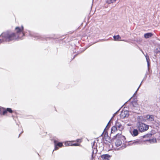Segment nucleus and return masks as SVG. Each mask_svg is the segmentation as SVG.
I'll return each instance as SVG.
<instances>
[{
	"label": "nucleus",
	"mask_w": 160,
	"mask_h": 160,
	"mask_svg": "<svg viewBox=\"0 0 160 160\" xmlns=\"http://www.w3.org/2000/svg\"><path fill=\"white\" fill-rule=\"evenodd\" d=\"M115 144L117 146H119L122 144V141L120 139H117L115 142Z\"/></svg>",
	"instance_id": "12"
},
{
	"label": "nucleus",
	"mask_w": 160,
	"mask_h": 160,
	"mask_svg": "<svg viewBox=\"0 0 160 160\" xmlns=\"http://www.w3.org/2000/svg\"><path fill=\"white\" fill-rule=\"evenodd\" d=\"M16 34L10 31L2 33L0 36V43L4 41L9 42L16 39L18 38H21V36H24L23 32V27L22 26L21 28L17 27L15 28Z\"/></svg>",
	"instance_id": "1"
},
{
	"label": "nucleus",
	"mask_w": 160,
	"mask_h": 160,
	"mask_svg": "<svg viewBox=\"0 0 160 160\" xmlns=\"http://www.w3.org/2000/svg\"><path fill=\"white\" fill-rule=\"evenodd\" d=\"M113 38L115 40H118L121 38V37L118 35L117 36H114Z\"/></svg>",
	"instance_id": "18"
},
{
	"label": "nucleus",
	"mask_w": 160,
	"mask_h": 160,
	"mask_svg": "<svg viewBox=\"0 0 160 160\" xmlns=\"http://www.w3.org/2000/svg\"><path fill=\"white\" fill-rule=\"evenodd\" d=\"M139 141L138 140H135L134 141V142H133V143H135V144H138L139 143Z\"/></svg>",
	"instance_id": "21"
},
{
	"label": "nucleus",
	"mask_w": 160,
	"mask_h": 160,
	"mask_svg": "<svg viewBox=\"0 0 160 160\" xmlns=\"http://www.w3.org/2000/svg\"><path fill=\"white\" fill-rule=\"evenodd\" d=\"M116 0H106V2L108 4H111L115 2Z\"/></svg>",
	"instance_id": "17"
},
{
	"label": "nucleus",
	"mask_w": 160,
	"mask_h": 160,
	"mask_svg": "<svg viewBox=\"0 0 160 160\" xmlns=\"http://www.w3.org/2000/svg\"><path fill=\"white\" fill-rule=\"evenodd\" d=\"M122 136L121 134L118 133L113 137V138L114 139H120L122 138Z\"/></svg>",
	"instance_id": "9"
},
{
	"label": "nucleus",
	"mask_w": 160,
	"mask_h": 160,
	"mask_svg": "<svg viewBox=\"0 0 160 160\" xmlns=\"http://www.w3.org/2000/svg\"><path fill=\"white\" fill-rule=\"evenodd\" d=\"M148 61V60H147V63H148V67H149V66L150 65V64H149V61Z\"/></svg>",
	"instance_id": "23"
},
{
	"label": "nucleus",
	"mask_w": 160,
	"mask_h": 160,
	"mask_svg": "<svg viewBox=\"0 0 160 160\" xmlns=\"http://www.w3.org/2000/svg\"><path fill=\"white\" fill-rule=\"evenodd\" d=\"M69 145L70 146H76L77 145H79L75 144V143H74V142H76V141L73 140L72 141H69Z\"/></svg>",
	"instance_id": "16"
},
{
	"label": "nucleus",
	"mask_w": 160,
	"mask_h": 160,
	"mask_svg": "<svg viewBox=\"0 0 160 160\" xmlns=\"http://www.w3.org/2000/svg\"><path fill=\"white\" fill-rule=\"evenodd\" d=\"M75 141L76 142H77V143H75V144L79 145H77L76 146H80V143L82 142V138L78 139Z\"/></svg>",
	"instance_id": "11"
},
{
	"label": "nucleus",
	"mask_w": 160,
	"mask_h": 160,
	"mask_svg": "<svg viewBox=\"0 0 160 160\" xmlns=\"http://www.w3.org/2000/svg\"><path fill=\"white\" fill-rule=\"evenodd\" d=\"M69 141H67L65 142H64V145L65 146H70V145H69Z\"/></svg>",
	"instance_id": "20"
},
{
	"label": "nucleus",
	"mask_w": 160,
	"mask_h": 160,
	"mask_svg": "<svg viewBox=\"0 0 160 160\" xmlns=\"http://www.w3.org/2000/svg\"><path fill=\"white\" fill-rule=\"evenodd\" d=\"M93 155H94V151H92V157H93Z\"/></svg>",
	"instance_id": "24"
},
{
	"label": "nucleus",
	"mask_w": 160,
	"mask_h": 160,
	"mask_svg": "<svg viewBox=\"0 0 160 160\" xmlns=\"http://www.w3.org/2000/svg\"><path fill=\"white\" fill-rule=\"evenodd\" d=\"M148 142L150 143H156L157 142V141L156 138H153L152 139H149Z\"/></svg>",
	"instance_id": "13"
},
{
	"label": "nucleus",
	"mask_w": 160,
	"mask_h": 160,
	"mask_svg": "<svg viewBox=\"0 0 160 160\" xmlns=\"http://www.w3.org/2000/svg\"><path fill=\"white\" fill-rule=\"evenodd\" d=\"M129 115L128 112L127 110H122L120 114V117L122 118L128 117Z\"/></svg>",
	"instance_id": "4"
},
{
	"label": "nucleus",
	"mask_w": 160,
	"mask_h": 160,
	"mask_svg": "<svg viewBox=\"0 0 160 160\" xmlns=\"http://www.w3.org/2000/svg\"><path fill=\"white\" fill-rule=\"evenodd\" d=\"M117 128L116 126H113L111 128V133H113L117 131Z\"/></svg>",
	"instance_id": "15"
},
{
	"label": "nucleus",
	"mask_w": 160,
	"mask_h": 160,
	"mask_svg": "<svg viewBox=\"0 0 160 160\" xmlns=\"http://www.w3.org/2000/svg\"><path fill=\"white\" fill-rule=\"evenodd\" d=\"M147 119L149 121L153 120V117L152 115H147L146 116Z\"/></svg>",
	"instance_id": "14"
},
{
	"label": "nucleus",
	"mask_w": 160,
	"mask_h": 160,
	"mask_svg": "<svg viewBox=\"0 0 160 160\" xmlns=\"http://www.w3.org/2000/svg\"><path fill=\"white\" fill-rule=\"evenodd\" d=\"M159 50H158V51L160 52V48H159Z\"/></svg>",
	"instance_id": "26"
},
{
	"label": "nucleus",
	"mask_w": 160,
	"mask_h": 160,
	"mask_svg": "<svg viewBox=\"0 0 160 160\" xmlns=\"http://www.w3.org/2000/svg\"><path fill=\"white\" fill-rule=\"evenodd\" d=\"M74 143H77L76 142H74Z\"/></svg>",
	"instance_id": "27"
},
{
	"label": "nucleus",
	"mask_w": 160,
	"mask_h": 160,
	"mask_svg": "<svg viewBox=\"0 0 160 160\" xmlns=\"http://www.w3.org/2000/svg\"><path fill=\"white\" fill-rule=\"evenodd\" d=\"M109 123H108V125H107V126H106V127L105 128L104 130V132H105L106 131V130H107V129H108L109 128H108V124H109Z\"/></svg>",
	"instance_id": "22"
},
{
	"label": "nucleus",
	"mask_w": 160,
	"mask_h": 160,
	"mask_svg": "<svg viewBox=\"0 0 160 160\" xmlns=\"http://www.w3.org/2000/svg\"><path fill=\"white\" fill-rule=\"evenodd\" d=\"M152 35L153 34L152 33L150 32H148L145 33L144 34V37L145 38H148L151 37Z\"/></svg>",
	"instance_id": "10"
},
{
	"label": "nucleus",
	"mask_w": 160,
	"mask_h": 160,
	"mask_svg": "<svg viewBox=\"0 0 160 160\" xmlns=\"http://www.w3.org/2000/svg\"><path fill=\"white\" fill-rule=\"evenodd\" d=\"M110 156L108 154H103L101 156V158L102 160H109V158H110Z\"/></svg>",
	"instance_id": "8"
},
{
	"label": "nucleus",
	"mask_w": 160,
	"mask_h": 160,
	"mask_svg": "<svg viewBox=\"0 0 160 160\" xmlns=\"http://www.w3.org/2000/svg\"><path fill=\"white\" fill-rule=\"evenodd\" d=\"M20 134L19 135V137L20 136Z\"/></svg>",
	"instance_id": "28"
},
{
	"label": "nucleus",
	"mask_w": 160,
	"mask_h": 160,
	"mask_svg": "<svg viewBox=\"0 0 160 160\" xmlns=\"http://www.w3.org/2000/svg\"><path fill=\"white\" fill-rule=\"evenodd\" d=\"M8 112L10 113H12L13 112L11 108H8L4 110L2 112V114L3 115H5L7 113V112Z\"/></svg>",
	"instance_id": "7"
},
{
	"label": "nucleus",
	"mask_w": 160,
	"mask_h": 160,
	"mask_svg": "<svg viewBox=\"0 0 160 160\" xmlns=\"http://www.w3.org/2000/svg\"><path fill=\"white\" fill-rule=\"evenodd\" d=\"M152 134L151 133H149V134H147L144 136L143 137L144 138H150L152 137Z\"/></svg>",
	"instance_id": "19"
},
{
	"label": "nucleus",
	"mask_w": 160,
	"mask_h": 160,
	"mask_svg": "<svg viewBox=\"0 0 160 160\" xmlns=\"http://www.w3.org/2000/svg\"><path fill=\"white\" fill-rule=\"evenodd\" d=\"M54 145L55 146V148L54 150H57L59 149V148H61L63 146V143L61 142H58L57 140H54Z\"/></svg>",
	"instance_id": "3"
},
{
	"label": "nucleus",
	"mask_w": 160,
	"mask_h": 160,
	"mask_svg": "<svg viewBox=\"0 0 160 160\" xmlns=\"http://www.w3.org/2000/svg\"><path fill=\"white\" fill-rule=\"evenodd\" d=\"M115 126L120 131H122L123 129V126L118 121L116 122V123Z\"/></svg>",
	"instance_id": "5"
},
{
	"label": "nucleus",
	"mask_w": 160,
	"mask_h": 160,
	"mask_svg": "<svg viewBox=\"0 0 160 160\" xmlns=\"http://www.w3.org/2000/svg\"><path fill=\"white\" fill-rule=\"evenodd\" d=\"M137 128L140 132H143L147 130L148 128V126L144 123L139 122L137 126Z\"/></svg>",
	"instance_id": "2"
},
{
	"label": "nucleus",
	"mask_w": 160,
	"mask_h": 160,
	"mask_svg": "<svg viewBox=\"0 0 160 160\" xmlns=\"http://www.w3.org/2000/svg\"><path fill=\"white\" fill-rule=\"evenodd\" d=\"M145 141L148 142V139H147Z\"/></svg>",
	"instance_id": "25"
},
{
	"label": "nucleus",
	"mask_w": 160,
	"mask_h": 160,
	"mask_svg": "<svg viewBox=\"0 0 160 160\" xmlns=\"http://www.w3.org/2000/svg\"><path fill=\"white\" fill-rule=\"evenodd\" d=\"M131 135L133 137H135L138 135L139 134L138 131L137 129H134L131 132Z\"/></svg>",
	"instance_id": "6"
}]
</instances>
